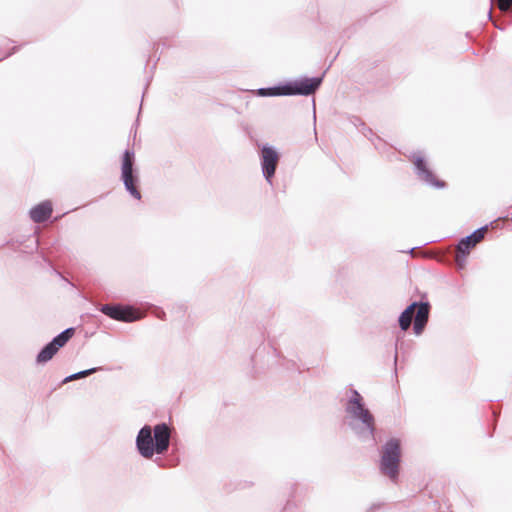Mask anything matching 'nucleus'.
<instances>
[{"mask_svg": "<svg viewBox=\"0 0 512 512\" xmlns=\"http://www.w3.org/2000/svg\"><path fill=\"white\" fill-rule=\"evenodd\" d=\"M98 310L110 319L124 323H133L142 318L139 311L130 304H103Z\"/></svg>", "mask_w": 512, "mask_h": 512, "instance_id": "nucleus-10", "label": "nucleus"}, {"mask_svg": "<svg viewBox=\"0 0 512 512\" xmlns=\"http://www.w3.org/2000/svg\"><path fill=\"white\" fill-rule=\"evenodd\" d=\"M431 312V304L427 298V294L423 293L419 300L412 301L398 316V325L402 333L406 332L413 320V333L420 336L429 321Z\"/></svg>", "mask_w": 512, "mask_h": 512, "instance_id": "nucleus-4", "label": "nucleus"}, {"mask_svg": "<svg viewBox=\"0 0 512 512\" xmlns=\"http://www.w3.org/2000/svg\"><path fill=\"white\" fill-rule=\"evenodd\" d=\"M52 212V202L50 200H44L30 209L29 216L34 223H43L51 217Z\"/></svg>", "mask_w": 512, "mask_h": 512, "instance_id": "nucleus-11", "label": "nucleus"}, {"mask_svg": "<svg viewBox=\"0 0 512 512\" xmlns=\"http://www.w3.org/2000/svg\"><path fill=\"white\" fill-rule=\"evenodd\" d=\"M326 71L319 76H301L286 80L254 91L258 97L310 96L318 91L323 83Z\"/></svg>", "mask_w": 512, "mask_h": 512, "instance_id": "nucleus-3", "label": "nucleus"}, {"mask_svg": "<svg viewBox=\"0 0 512 512\" xmlns=\"http://www.w3.org/2000/svg\"><path fill=\"white\" fill-rule=\"evenodd\" d=\"M312 103H313V108L315 109V100L313 99L312 100ZM314 119L316 120V114L314 113Z\"/></svg>", "mask_w": 512, "mask_h": 512, "instance_id": "nucleus-28", "label": "nucleus"}, {"mask_svg": "<svg viewBox=\"0 0 512 512\" xmlns=\"http://www.w3.org/2000/svg\"><path fill=\"white\" fill-rule=\"evenodd\" d=\"M350 122L358 128L363 127V130L368 131L370 135H374L373 130L370 127H368L360 117L352 116Z\"/></svg>", "mask_w": 512, "mask_h": 512, "instance_id": "nucleus-17", "label": "nucleus"}, {"mask_svg": "<svg viewBox=\"0 0 512 512\" xmlns=\"http://www.w3.org/2000/svg\"><path fill=\"white\" fill-rule=\"evenodd\" d=\"M141 109H142V104L140 105V108H139L138 117H137V119L135 120V124H134V126H135V127H137V125H138V123H139V115H140V113H141Z\"/></svg>", "mask_w": 512, "mask_h": 512, "instance_id": "nucleus-25", "label": "nucleus"}, {"mask_svg": "<svg viewBox=\"0 0 512 512\" xmlns=\"http://www.w3.org/2000/svg\"><path fill=\"white\" fill-rule=\"evenodd\" d=\"M382 505H383V503H373L369 506V508L367 509V512H373L374 510L381 508Z\"/></svg>", "mask_w": 512, "mask_h": 512, "instance_id": "nucleus-23", "label": "nucleus"}, {"mask_svg": "<svg viewBox=\"0 0 512 512\" xmlns=\"http://www.w3.org/2000/svg\"><path fill=\"white\" fill-rule=\"evenodd\" d=\"M267 341H268L269 347L273 350L275 357H277L278 359L283 361L281 363L282 366H284L287 369H291L296 366L295 361L287 360L286 357H284V355L282 354V352L280 350V347H279L280 345L275 337H270L268 335Z\"/></svg>", "mask_w": 512, "mask_h": 512, "instance_id": "nucleus-12", "label": "nucleus"}, {"mask_svg": "<svg viewBox=\"0 0 512 512\" xmlns=\"http://www.w3.org/2000/svg\"><path fill=\"white\" fill-rule=\"evenodd\" d=\"M360 131L362 132V134H363V135H364L368 140H370V141L373 143V145L375 146V148H376L377 150H380V147H379L378 143H380L382 140H381V138H380L379 136H376L375 134H374V135H370V134L368 133V131L363 130V127H361V128H360Z\"/></svg>", "mask_w": 512, "mask_h": 512, "instance_id": "nucleus-18", "label": "nucleus"}, {"mask_svg": "<svg viewBox=\"0 0 512 512\" xmlns=\"http://www.w3.org/2000/svg\"><path fill=\"white\" fill-rule=\"evenodd\" d=\"M477 244L475 241L470 238L468 235L465 237H462L457 242V249L459 252H462V259L467 258L470 254L471 250L476 246Z\"/></svg>", "mask_w": 512, "mask_h": 512, "instance_id": "nucleus-14", "label": "nucleus"}, {"mask_svg": "<svg viewBox=\"0 0 512 512\" xmlns=\"http://www.w3.org/2000/svg\"><path fill=\"white\" fill-rule=\"evenodd\" d=\"M165 315H166V314H165V312H164L163 310H161V311H160V313L157 315V317H158L159 319L164 320V319H165Z\"/></svg>", "mask_w": 512, "mask_h": 512, "instance_id": "nucleus-26", "label": "nucleus"}, {"mask_svg": "<svg viewBox=\"0 0 512 512\" xmlns=\"http://www.w3.org/2000/svg\"><path fill=\"white\" fill-rule=\"evenodd\" d=\"M467 258L462 259V252H459V254L456 257V262L459 270H462L465 267Z\"/></svg>", "mask_w": 512, "mask_h": 512, "instance_id": "nucleus-21", "label": "nucleus"}, {"mask_svg": "<svg viewBox=\"0 0 512 512\" xmlns=\"http://www.w3.org/2000/svg\"><path fill=\"white\" fill-rule=\"evenodd\" d=\"M349 393L344 405L346 413L344 423L358 441L375 446L377 444L375 416L367 407L363 396L352 385Z\"/></svg>", "mask_w": 512, "mask_h": 512, "instance_id": "nucleus-1", "label": "nucleus"}, {"mask_svg": "<svg viewBox=\"0 0 512 512\" xmlns=\"http://www.w3.org/2000/svg\"><path fill=\"white\" fill-rule=\"evenodd\" d=\"M148 86H149V80H148V81H147V83H146V86H145V90H144V91H146V90H147ZM144 94H145V92H143V95H144Z\"/></svg>", "mask_w": 512, "mask_h": 512, "instance_id": "nucleus-29", "label": "nucleus"}, {"mask_svg": "<svg viewBox=\"0 0 512 512\" xmlns=\"http://www.w3.org/2000/svg\"><path fill=\"white\" fill-rule=\"evenodd\" d=\"M106 368L103 367V366H98V367H92V368H89V369H85V370H82V371H79V372H76V373H73L71 375H68L66 376L62 381H61V384H66V383H69L71 381H74V380H78V379H82V378H85V377H88L98 371H102V370H105Z\"/></svg>", "mask_w": 512, "mask_h": 512, "instance_id": "nucleus-13", "label": "nucleus"}, {"mask_svg": "<svg viewBox=\"0 0 512 512\" xmlns=\"http://www.w3.org/2000/svg\"><path fill=\"white\" fill-rule=\"evenodd\" d=\"M256 145L259 148L258 155L263 177L272 186L281 155L277 148L271 144L257 142Z\"/></svg>", "mask_w": 512, "mask_h": 512, "instance_id": "nucleus-8", "label": "nucleus"}, {"mask_svg": "<svg viewBox=\"0 0 512 512\" xmlns=\"http://www.w3.org/2000/svg\"><path fill=\"white\" fill-rule=\"evenodd\" d=\"M488 228V225H484L482 227H479L475 229L472 233H470L468 236L472 238L475 243H479L485 236L486 230Z\"/></svg>", "mask_w": 512, "mask_h": 512, "instance_id": "nucleus-16", "label": "nucleus"}, {"mask_svg": "<svg viewBox=\"0 0 512 512\" xmlns=\"http://www.w3.org/2000/svg\"><path fill=\"white\" fill-rule=\"evenodd\" d=\"M75 328L68 327L54 336L48 343H46L36 355V363L43 365L53 359L58 351L63 348L69 340L74 336Z\"/></svg>", "mask_w": 512, "mask_h": 512, "instance_id": "nucleus-9", "label": "nucleus"}, {"mask_svg": "<svg viewBox=\"0 0 512 512\" xmlns=\"http://www.w3.org/2000/svg\"><path fill=\"white\" fill-rule=\"evenodd\" d=\"M402 338H403V335H401V333H397L396 342H395V353H394V364L395 365L397 364L398 350L399 349L401 350L402 346H403V342H400Z\"/></svg>", "mask_w": 512, "mask_h": 512, "instance_id": "nucleus-20", "label": "nucleus"}, {"mask_svg": "<svg viewBox=\"0 0 512 512\" xmlns=\"http://www.w3.org/2000/svg\"><path fill=\"white\" fill-rule=\"evenodd\" d=\"M19 50V46H13L10 49H3L0 47V61L4 60L5 58L11 56L12 54L16 53Z\"/></svg>", "mask_w": 512, "mask_h": 512, "instance_id": "nucleus-19", "label": "nucleus"}, {"mask_svg": "<svg viewBox=\"0 0 512 512\" xmlns=\"http://www.w3.org/2000/svg\"><path fill=\"white\" fill-rule=\"evenodd\" d=\"M296 485L297 484L294 483L291 486V492L289 495V499L287 500V502L283 508V512H290L292 509L297 507L296 503L293 501V498L295 497Z\"/></svg>", "mask_w": 512, "mask_h": 512, "instance_id": "nucleus-15", "label": "nucleus"}, {"mask_svg": "<svg viewBox=\"0 0 512 512\" xmlns=\"http://www.w3.org/2000/svg\"><path fill=\"white\" fill-rule=\"evenodd\" d=\"M170 442V424L162 421L154 426L143 425L137 432L135 448L142 458L152 459L155 455H165L169 450Z\"/></svg>", "mask_w": 512, "mask_h": 512, "instance_id": "nucleus-2", "label": "nucleus"}, {"mask_svg": "<svg viewBox=\"0 0 512 512\" xmlns=\"http://www.w3.org/2000/svg\"><path fill=\"white\" fill-rule=\"evenodd\" d=\"M5 43L8 45V44L12 43V41H11V40H9V39H6V40H5Z\"/></svg>", "mask_w": 512, "mask_h": 512, "instance_id": "nucleus-30", "label": "nucleus"}, {"mask_svg": "<svg viewBox=\"0 0 512 512\" xmlns=\"http://www.w3.org/2000/svg\"><path fill=\"white\" fill-rule=\"evenodd\" d=\"M510 6H512V0H499V8L501 10H507Z\"/></svg>", "mask_w": 512, "mask_h": 512, "instance_id": "nucleus-22", "label": "nucleus"}, {"mask_svg": "<svg viewBox=\"0 0 512 512\" xmlns=\"http://www.w3.org/2000/svg\"><path fill=\"white\" fill-rule=\"evenodd\" d=\"M495 27L499 30H504L505 28L503 27V25H495Z\"/></svg>", "mask_w": 512, "mask_h": 512, "instance_id": "nucleus-27", "label": "nucleus"}, {"mask_svg": "<svg viewBox=\"0 0 512 512\" xmlns=\"http://www.w3.org/2000/svg\"><path fill=\"white\" fill-rule=\"evenodd\" d=\"M120 180L125 191L135 200H141L142 194L139 189L140 173L136 165L135 152L131 148L124 150L120 163Z\"/></svg>", "mask_w": 512, "mask_h": 512, "instance_id": "nucleus-6", "label": "nucleus"}, {"mask_svg": "<svg viewBox=\"0 0 512 512\" xmlns=\"http://www.w3.org/2000/svg\"><path fill=\"white\" fill-rule=\"evenodd\" d=\"M492 414H493V418H494V420L496 422L499 419V417H500V411L493 409Z\"/></svg>", "mask_w": 512, "mask_h": 512, "instance_id": "nucleus-24", "label": "nucleus"}, {"mask_svg": "<svg viewBox=\"0 0 512 512\" xmlns=\"http://www.w3.org/2000/svg\"><path fill=\"white\" fill-rule=\"evenodd\" d=\"M379 470L392 482L398 480L402 460V442L399 438L391 437L380 449Z\"/></svg>", "mask_w": 512, "mask_h": 512, "instance_id": "nucleus-5", "label": "nucleus"}, {"mask_svg": "<svg viewBox=\"0 0 512 512\" xmlns=\"http://www.w3.org/2000/svg\"><path fill=\"white\" fill-rule=\"evenodd\" d=\"M408 159L413 164V171L421 183L437 190L447 187V183L435 175L429 166L428 160L421 151L411 152Z\"/></svg>", "mask_w": 512, "mask_h": 512, "instance_id": "nucleus-7", "label": "nucleus"}]
</instances>
